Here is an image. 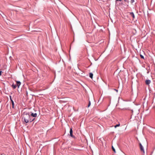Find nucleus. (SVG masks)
Here are the masks:
<instances>
[{
	"mask_svg": "<svg viewBox=\"0 0 155 155\" xmlns=\"http://www.w3.org/2000/svg\"><path fill=\"white\" fill-rule=\"evenodd\" d=\"M12 108H14V101L13 100H12Z\"/></svg>",
	"mask_w": 155,
	"mask_h": 155,
	"instance_id": "ddd939ff",
	"label": "nucleus"
},
{
	"mask_svg": "<svg viewBox=\"0 0 155 155\" xmlns=\"http://www.w3.org/2000/svg\"><path fill=\"white\" fill-rule=\"evenodd\" d=\"M97 72V70H95L94 71H93V73H95Z\"/></svg>",
	"mask_w": 155,
	"mask_h": 155,
	"instance_id": "2eb2a0df",
	"label": "nucleus"
},
{
	"mask_svg": "<svg viewBox=\"0 0 155 155\" xmlns=\"http://www.w3.org/2000/svg\"><path fill=\"white\" fill-rule=\"evenodd\" d=\"M91 102L90 101H89V104H88V107H90V106L91 105Z\"/></svg>",
	"mask_w": 155,
	"mask_h": 155,
	"instance_id": "dca6fc26",
	"label": "nucleus"
},
{
	"mask_svg": "<svg viewBox=\"0 0 155 155\" xmlns=\"http://www.w3.org/2000/svg\"><path fill=\"white\" fill-rule=\"evenodd\" d=\"M126 2V3L127 2V4H128L129 3V1L128 0H123V2Z\"/></svg>",
	"mask_w": 155,
	"mask_h": 155,
	"instance_id": "9d476101",
	"label": "nucleus"
},
{
	"mask_svg": "<svg viewBox=\"0 0 155 155\" xmlns=\"http://www.w3.org/2000/svg\"><path fill=\"white\" fill-rule=\"evenodd\" d=\"M16 85L18 87V88H19V86L21 84V83L20 81H16Z\"/></svg>",
	"mask_w": 155,
	"mask_h": 155,
	"instance_id": "7ed1b4c3",
	"label": "nucleus"
},
{
	"mask_svg": "<svg viewBox=\"0 0 155 155\" xmlns=\"http://www.w3.org/2000/svg\"><path fill=\"white\" fill-rule=\"evenodd\" d=\"M2 72V71H0V76L1 75Z\"/></svg>",
	"mask_w": 155,
	"mask_h": 155,
	"instance_id": "f3484780",
	"label": "nucleus"
},
{
	"mask_svg": "<svg viewBox=\"0 0 155 155\" xmlns=\"http://www.w3.org/2000/svg\"><path fill=\"white\" fill-rule=\"evenodd\" d=\"M31 116H32L33 117H34V118H35V117H36L37 116V114L36 113H32L31 114Z\"/></svg>",
	"mask_w": 155,
	"mask_h": 155,
	"instance_id": "423d86ee",
	"label": "nucleus"
},
{
	"mask_svg": "<svg viewBox=\"0 0 155 155\" xmlns=\"http://www.w3.org/2000/svg\"><path fill=\"white\" fill-rule=\"evenodd\" d=\"M120 126V124H119L114 126V127L116 128L117 127H119Z\"/></svg>",
	"mask_w": 155,
	"mask_h": 155,
	"instance_id": "4468645a",
	"label": "nucleus"
},
{
	"mask_svg": "<svg viewBox=\"0 0 155 155\" xmlns=\"http://www.w3.org/2000/svg\"><path fill=\"white\" fill-rule=\"evenodd\" d=\"M151 82L150 80H147L145 81L146 84L147 85H149Z\"/></svg>",
	"mask_w": 155,
	"mask_h": 155,
	"instance_id": "0eeeda50",
	"label": "nucleus"
},
{
	"mask_svg": "<svg viewBox=\"0 0 155 155\" xmlns=\"http://www.w3.org/2000/svg\"><path fill=\"white\" fill-rule=\"evenodd\" d=\"M12 86L13 88L15 89L16 87L17 86L16 85H14L13 84L12 85Z\"/></svg>",
	"mask_w": 155,
	"mask_h": 155,
	"instance_id": "1a4fd4ad",
	"label": "nucleus"
},
{
	"mask_svg": "<svg viewBox=\"0 0 155 155\" xmlns=\"http://www.w3.org/2000/svg\"><path fill=\"white\" fill-rule=\"evenodd\" d=\"M139 146H140V149L141 151L143 153V154H144L145 152H144V151L143 147V146L140 143H139Z\"/></svg>",
	"mask_w": 155,
	"mask_h": 155,
	"instance_id": "f03ea898",
	"label": "nucleus"
},
{
	"mask_svg": "<svg viewBox=\"0 0 155 155\" xmlns=\"http://www.w3.org/2000/svg\"><path fill=\"white\" fill-rule=\"evenodd\" d=\"M129 14L133 17V19L135 18V16L133 12H129Z\"/></svg>",
	"mask_w": 155,
	"mask_h": 155,
	"instance_id": "20e7f679",
	"label": "nucleus"
},
{
	"mask_svg": "<svg viewBox=\"0 0 155 155\" xmlns=\"http://www.w3.org/2000/svg\"><path fill=\"white\" fill-rule=\"evenodd\" d=\"M140 58H142V59H144V57L143 56V55H142L141 54H140Z\"/></svg>",
	"mask_w": 155,
	"mask_h": 155,
	"instance_id": "9b49d317",
	"label": "nucleus"
},
{
	"mask_svg": "<svg viewBox=\"0 0 155 155\" xmlns=\"http://www.w3.org/2000/svg\"><path fill=\"white\" fill-rule=\"evenodd\" d=\"M10 99L11 101H12V99L11 97V96H10Z\"/></svg>",
	"mask_w": 155,
	"mask_h": 155,
	"instance_id": "a211bd4d",
	"label": "nucleus"
},
{
	"mask_svg": "<svg viewBox=\"0 0 155 155\" xmlns=\"http://www.w3.org/2000/svg\"><path fill=\"white\" fill-rule=\"evenodd\" d=\"M115 90L117 92L118 91V90H117L115 89Z\"/></svg>",
	"mask_w": 155,
	"mask_h": 155,
	"instance_id": "412c9836",
	"label": "nucleus"
},
{
	"mask_svg": "<svg viewBox=\"0 0 155 155\" xmlns=\"http://www.w3.org/2000/svg\"><path fill=\"white\" fill-rule=\"evenodd\" d=\"M1 16L3 18H4V17L3 16H2V15H1Z\"/></svg>",
	"mask_w": 155,
	"mask_h": 155,
	"instance_id": "4be33fe9",
	"label": "nucleus"
},
{
	"mask_svg": "<svg viewBox=\"0 0 155 155\" xmlns=\"http://www.w3.org/2000/svg\"><path fill=\"white\" fill-rule=\"evenodd\" d=\"M23 119L25 122L27 123L29 122H31L35 119V118H31L29 114L27 112H24L23 114Z\"/></svg>",
	"mask_w": 155,
	"mask_h": 155,
	"instance_id": "f257e3e1",
	"label": "nucleus"
},
{
	"mask_svg": "<svg viewBox=\"0 0 155 155\" xmlns=\"http://www.w3.org/2000/svg\"><path fill=\"white\" fill-rule=\"evenodd\" d=\"M131 1L132 3L134 2V0H131Z\"/></svg>",
	"mask_w": 155,
	"mask_h": 155,
	"instance_id": "6ab92c4d",
	"label": "nucleus"
},
{
	"mask_svg": "<svg viewBox=\"0 0 155 155\" xmlns=\"http://www.w3.org/2000/svg\"><path fill=\"white\" fill-rule=\"evenodd\" d=\"M72 133H73L72 130V129L71 128L70 130V135L71 137H74Z\"/></svg>",
	"mask_w": 155,
	"mask_h": 155,
	"instance_id": "39448f33",
	"label": "nucleus"
},
{
	"mask_svg": "<svg viewBox=\"0 0 155 155\" xmlns=\"http://www.w3.org/2000/svg\"><path fill=\"white\" fill-rule=\"evenodd\" d=\"M122 0H116V1H121Z\"/></svg>",
	"mask_w": 155,
	"mask_h": 155,
	"instance_id": "aec40b11",
	"label": "nucleus"
},
{
	"mask_svg": "<svg viewBox=\"0 0 155 155\" xmlns=\"http://www.w3.org/2000/svg\"><path fill=\"white\" fill-rule=\"evenodd\" d=\"M89 77L91 78L92 79L93 77V74L91 72L89 73Z\"/></svg>",
	"mask_w": 155,
	"mask_h": 155,
	"instance_id": "6e6552de",
	"label": "nucleus"
},
{
	"mask_svg": "<svg viewBox=\"0 0 155 155\" xmlns=\"http://www.w3.org/2000/svg\"><path fill=\"white\" fill-rule=\"evenodd\" d=\"M112 148L113 150L114 151V153H116V152L115 149L114 148V147L113 146H112Z\"/></svg>",
	"mask_w": 155,
	"mask_h": 155,
	"instance_id": "f8f14e48",
	"label": "nucleus"
}]
</instances>
